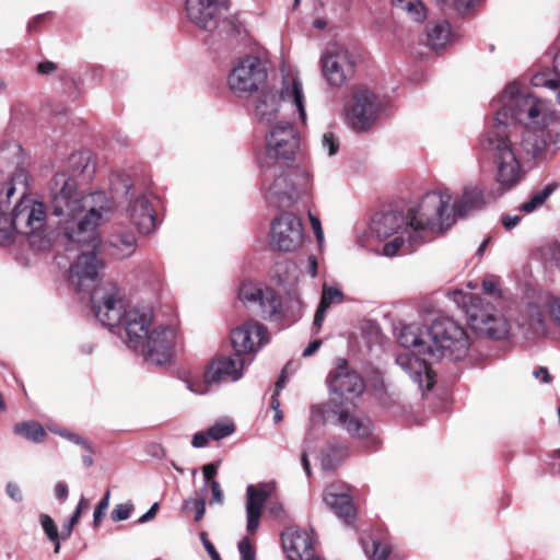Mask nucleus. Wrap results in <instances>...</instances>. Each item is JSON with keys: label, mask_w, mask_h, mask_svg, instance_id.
<instances>
[{"label": "nucleus", "mask_w": 560, "mask_h": 560, "mask_svg": "<svg viewBox=\"0 0 560 560\" xmlns=\"http://www.w3.org/2000/svg\"><path fill=\"white\" fill-rule=\"evenodd\" d=\"M68 164L70 170L55 174L50 182L52 214L58 218V229L68 238L95 243V229L113 213L114 198L102 190L84 195L78 191L77 177L88 180L95 172L89 151L72 153Z\"/></svg>", "instance_id": "obj_1"}, {"label": "nucleus", "mask_w": 560, "mask_h": 560, "mask_svg": "<svg viewBox=\"0 0 560 560\" xmlns=\"http://www.w3.org/2000/svg\"><path fill=\"white\" fill-rule=\"evenodd\" d=\"M501 104L493 124L481 139V148L492 160L495 179L503 191L521 182V167L508 138L510 124L522 127H547L551 113L546 102L525 93L522 86L510 83L494 103Z\"/></svg>", "instance_id": "obj_2"}, {"label": "nucleus", "mask_w": 560, "mask_h": 560, "mask_svg": "<svg viewBox=\"0 0 560 560\" xmlns=\"http://www.w3.org/2000/svg\"><path fill=\"white\" fill-rule=\"evenodd\" d=\"M447 192H427L416 208L406 213L388 211L376 213L371 221V233L384 244V256L410 254L432 241L439 233L454 224V213L448 207Z\"/></svg>", "instance_id": "obj_3"}, {"label": "nucleus", "mask_w": 560, "mask_h": 560, "mask_svg": "<svg viewBox=\"0 0 560 560\" xmlns=\"http://www.w3.org/2000/svg\"><path fill=\"white\" fill-rule=\"evenodd\" d=\"M92 303L95 317L104 326L124 327L129 349H139L143 346L142 339L154 326L153 307L150 304H126L122 290L114 282H106L96 290Z\"/></svg>", "instance_id": "obj_4"}, {"label": "nucleus", "mask_w": 560, "mask_h": 560, "mask_svg": "<svg viewBox=\"0 0 560 560\" xmlns=\"http://www.w3.org/2000/svg\"><path fill=\"white\" fill-rule=\"evenodd\" d=\"M260 171L261 190L270 207L289 209L313 190V170L308 162L260 167Z\"/></svg>", "instance_id": "obj_5"}, {"label": "nucleus", "mask_w": 560, "mask_h": 560, "mask_svg": "<svg viewBox=\"0 0 560 560\" xmlns=\"http://www.w3.org/2000/svg\"><path fill=\"white\" fill-rule=\"evenodd\" d=\"M398 342L412 353L404 351L396 357V363L418 384L421 390H430L434 385V375L430 368V328L420 324H409L401 328Z\"/></svg>", "instance_id": "obj_6"}, {"label": "nucleus", "mask_w": 560, "mask_h": 560, "mask_svg": "<svg viewBox=\"0 0 560 560\" xmlns=\"http://www.w3.org/2000/svg\"><path fill=\"white\" fill-rule=\"evenodd\" d=\"M238 298L245 304H257L260 316L269 320L295 322L301 316L302 302L295 290L281 299L272 289L245 283L240 288Z\"/></svg>", "instance_id": "obj_7"}, {"label": "nucleus", "mask_w": 560, "mask_h": 560, "mask_svg": "<svg viewBox=\"0 0 560 560\" xmlns=\"http://www.w3.org/2000/svg\"><path fill=\"white\" fill-rule=\"evenodd\" d=\"M470 348L466 329L448 317L435 319L430 327V361L464 359Z\"/></svg>", "instance_id": "obj_8"}, {"label": "nucleus", "mask_w": 560, "mask_h": 560, "mask_svg": "<svg viewBox=\"0 0 560 560\" xmlns=\"http://www.w3.org/2000/svg\"><path fill=\"white\" fill-rule=\"evenodd\" d=\"M95 229L97 242H79L68 238L58 228V233L65 240L67 250L75 247L82 249L75 261L71 264L69 271V282L74 285L78 291H88L92 289L97 279L100 271L104 269L105 261L98 257L96 249L101 246V238Z\"/></svg>", "instance_id": "obj_9"}, {"label": "nucleus", "mask_w": 560, "mask_h": 560, "mask_svg": "<svg viewBox=\"0 0 560 560\" xmlns=\"http://www.w3.org/2000/svg\"><path fill=\"white\" fill-rule=\"evenodd\" d=\"M291 104L299 114L302 122L306 121L305 96L303 85L298 77H285L279 95L272 91L260 94L255 103V117L260 124L270 125L279 110V102Z\"/></svg>", "instance_id": "obj_10"}, {"label": "nucleus", "mask_w": 560, "mask_h": 560, "mask_svg": "<svg viewBox=\"0 0 560 560\" xmlns=\"http://www.w3.org/2000/svg\"><path fill=\"white\" fill-rule=\"evenodd\" d=\"M15 231L28 236L30 244L38 249L48 247L49 240L43 235L46 224V207L30 196H23L10 214Z\"/></svg>", "instance_id": "obj_11"}, {"label": "nucleus", "mask_w": 560, "mask_h": 560, "mask_svg": "<svg viewBox=\"0 0 560 560\" xmlns=\"http://www.w3.org/2000/svg\"><path fill=\"white\" fill-rule=\"evenodd\" d=\"M300 148V137L291 122H277L266 135V148L258 158L260 167L288 165Z\"/></svg>", "instance_id": "obj_12"}, {"label": "nucleus", "mask_w": 560, "mask_h": 560, "mask_svg": "<svg viewBox=\"0 0 560 560\" xmlns=\"http://www.w3.org/2000/svg\"><path fill=\"white\" fill-rule=\"evenodd\" d=\"M245 358L233 353L212 360L205 372L203 382L186 381L187 388L195 394H206L209 386L222 382H235L243 375Z\"/></svg>", "instance_id": "obj_13"}, {"label": "nucleus", "mask_w": 560, "mask_h": 560, "mask_svg": "<svg viewBox=\"0 0 560 560\" xmlns=\"http://www.w3.org/2000/svg\"><path fill=\"white\" fill-rule=\"evenodd\" d=\"M381 110L382 105L371 91L357 89L346 107V122L357 132L368 131L376 124Z\"/></svg>", "instance_id": "obj_14"}, {"label": "nucleus", "mask_w": 560, "mask_h": 560, "mask_svg": "<svg viewBox=\"0 0 560 560\" xmlns=\"http://www.w3.org/2000/svg\"><path fill=\"white\" fill-rule=\"evenodd\" d=\"M143 346L132 349L141 353L147 361L153 364L168 362L174 353L176 330L170 325L153 326L142 339Z\"/></svg>", "instance_id": "obj_15"}, {"label": "nucleus", "mask_w": 560, "mask_h": 560, "mask_svg": "<svg viewBox=\"0 0 560 560\" xmlns=\"http://www.w3.org/2000/svg\"><path fill=\"white\" fill-rule=\"evenodd\" d=\"M304 242V229L299 217L284 212L273 219L270 228L272 249L290 253L298 250Z\"/></svg>", "instance_id": "obj_16"}, {"label": "nucleus", "mask_w": 560, "mask_h": 560, "mask_svg": "<svg viewBox=\"0 0 560 560\" xmlns=\"http://www.w3.org/2000/svg\"><path fill=\"white\" fill-rule=\"evenodd\" d=\"M267 80L262 61L255 56L241 59L229 75V86L237 95L258 91Z\"/></svg>", "instance_id": "obj_17"}, {"label": "nucleus", "mask_w": 560, "mask_h": 560, "mask_svg": "<svg viewBox=\"0 0 560 560\" xmlns=\"http://www.w3.org/2000/svg\"><path fill=\"white\" fill-rule=\"evenodd\" d=\"M320 65L322 73L331 86H342L353 75V57L342 46H329L322 55Z\"/></svg>", "instance_id": "obj_18"}, {"label": "nucleus", "mask_w": 560, "mask_h": 560, "mask_svg": "<svg viewBox=\"0 0 560 560\" xmlns=\"http://www.w3.org/2000/svg\"><path fill=\"white\" fill-rule=\"evenodd\" d=\"M26 155L16 141H9L0 148V172L5 180V196L10 198L14 191V184L26 178Z\"/></svg>", "instance_id": "obj_19"}, {"label": "nucleus", "mask_w": 560, "mask_h": 560, "mask_svg": "<svg viewBox=\"0 0 560 560\" xmlns=\"http://www.w3.org/2000/svg\"><path fill=\"white\" fill-rule=\"evenodd\" d=\"M521 141H513L511 138V130L509 129L508 138L512 149L516 153L518 163L521 160H536L542 156L550 140L551 135L547 127H521ZM522 168V166L520 165ZM523 172L521 171V178Z\"/></svg>", "instance_id": "obj_20"}, {"label": "nucleus", "mask_w": 560, "mask_h": 560, "mask_svg": "<svg viewBox=\"0 0 560 560\" xmlns=\"http://www.w3.org/2000/svg\"><path fill=\"white\" fill-rule=\"evenodd\" d=\"M231 342L234 353L244 357L268 342V331L260 323L249 319L231 331Z\"/></svg>", "instance_id": "obj_21"}, {"label": "nucleus", "mask_w": 560, "mask_h": 560, "mask_svg": "<svg viewBox=\"0 0 560 560\" xmlns=\"http://www.w3.org/2000/svg\"><path fill=\"white\" fill-rule=\"evenodd\" d=\"M230 5V0H186V13L192 24L211 31L217 27L220 14L228 11Z\"/></svg>", "instance_id": "obj_22"}, {"label": "nucleus", "mask_w": 560, "mask_h": 560, "mask_svg": "<svg viewBox=\"0 0 560 560\" xmlns=\"http://www.w3.org/2000/svg\"><path fill=\"white\" fill-rule=\"evenodd\" d=\"M323 500L347 526H354L357 512L347 483L335 481L327 486Z\"/></svg>", "instance_id": "obj_23"}, {"label": "nucleus", "mask_w": 560, "mask_h": 560, "mask_svg": "<svg viewBox=\"0 0 560 560\" xmlns=\"http://www.w3.org/2000/svg\"><path fill=\"white\" fill-rule=\"evenodd\" d=\"M327 384L331 393L341 397L359 396L363 393L364 382L362 377L349 369L346 359H337L336 366L327 377Z\"/></svg>", "instance_id": "obj_24"}, {"label": "nucleus", "mask_w": 560, "mask_h": 560, "mask_svg": "<svg viewBox=\"0 0 560 560\" xmlns=\"http://www.w3.org/2000/svg\"><path fill=\"white\" fill-rule=\"evenodd\" d=\"M331 412L336 417V422L352 438L365 441L364 447L370 448L377 444V439L372 435V423L369 418L355 417L347 408L337 405Z\"/></svg>", "instance_id": "obj_25"}, {"label": "nucleus", "mask_w": 560, "mask_h": 560, "mask_svg": "<svg viewBox=\"0 0 560 560\" xmlns=\"http://www.w3.org/2000/svg\"><path fill=\"white\" fill-rule=\"evenodd\" d=\"M468 314L471 327L481 335L499 340L509 334L506 319L493 308L491 311L469 310Z\"/></svg>", "instance_id": "obj_26"}, {"label": "nucleus", "mask_w": 560, "mask_h": 560, "mask_svg": "<svg viewBox=\"0 0 560 560\" xmlns=\"http://www.w3.org/2000/svg\"><path fill=\"white\" fill-rule=\"evenodd\" d=\"M127 213L131 223L141 234H150L156 229V214L148 195L131 197Z\"/></svg>", "instance_id": "obj_27"}, {"label": "nucleus", "mask_w": 560, "mask_h": 560, "mask_svg": "<svg viewBox=\"0 0 560 560\" xmlns=\"http://www.w3.org/2000/svg\"><path fill=\"white\" fill-rule=\"evenodd\" d=\"M271 493V487L267 483L258 486L249 485L246 489V529L254 534L259 527L262 508Z\"/></svg>", "instance_id": "obj_28"}, {"label": "nucleus", "mask_w": 560, "mask_h": 560, "mask_svg": "<svg viewBox=\"0 0 560 560\" xmlns=\"http://www.w3.org/2000/svg\"><path fill=\"white\" fill-rule=\"evenodd\" d=\"M282 544L291 560H319L314 555L312 539L305 530L288 528L282 534Z\"/></svg>", "instance_id": "obj_29"}, {"label": "nucleus", "mask_w": 560, "mask_h": 560, "mask_svg": "<svg viewBox=\"0 0 560 560\" xmlns=\"http://www.w3.org/2000/svg\"><path fill=\"white\" fill-rule=\"evenodd\" d=\"M436 192H447L451 196L448 207L454 213V223L457 218L466 217L470 212L481 209L487 202L485 194L478 187H467L464 190L462 198L456 203H452L453 196L448 189L438 190Z\"/></svg>", "instance_id": "obj_30"}, {"label": "nucleus", "mask_w": 560, "mask_h": 560, "mask_svg": "<svg viewBox=\"0 0 560 560\" xmlns=\"http://www.w3.org/2000/svg\"><path fill=\"white\" fill-rule=\"evenodd\" d=\"M106 245L112 249V255L117 258H127L136 252L137 238L132 232L117 228L108 236Z\"/></svg>", "instance_id": "obj_31"}, {"label": "nucleus", "mask_w": 560, "mask_h": 560, "mask_svg": "<svg viewBox=\"0 0 560 560\" xmlns=\"http://www.w3.org/2000/svg\"><path fill=\"white\" fill-rule=\"evenodd\" d=\"M553 72L558 79L552 78L548 71L537 72L532 77V84L536 88H546L556 94V100L560 105V48L552 57Z\"/></svg>", "instance_id": "obj_32"}, {"label": "nucleus", "mask_w": 560, "mask_h": 560, "mask_svg": "<svg viewBox=\"0 0 560 560\" xmlns=\"http://www.w3.org/2000/svg\"><path fill=\"white\" fill-rule=\"evenodd\" d=\"M342 300H343V294L339 289H337L335 287L324 285L320 302H319L318 308L314 316V322H313L314 334H318V331L320 330L324 319L326 317V313H327L328 308L330 307V305L335 304V303H341Z\"/></svg>", "instance_id": "obj_33"}, {"label": "nucleus", "mask_w": 560, "mask_h": 560, "mask_svg": "<svg viewBox=\"0 0 560 560\" xmlns=\"http://www.w3.org/2000/svg\"><path fill=\"white\" fill-rule=\"evenodd\" d=\"M558 188L557 183L547 184L542 189L533 191L529 199L520 206V210L525 213H532L540 208L546 200L553 194Z\"/></svg>", "instance_id": "obj_34"}, {"label": "nucleus", "mask_w": 560, "mask_h": 560, "mask_svg": "<svg viewBox=\"0 0 560 560\" xmlns=\"http://www.w3.org/2000/svg\"><path fill=\"white\" fill-rule=\"evenodd\" d=\"M225 32L234 39L244 40L248 36L246 21L242 12L231 14L223 21Z\"/></svg>", "instance_id": "obj_35"}, {"label": "nucleus", "mask_w": 560, "mask_h": 560, "mask_svg": "<svg viewBox=\"0 0 560 560\" xmlns=\"http://www.w3.org/2000/svg\"><path fill=\"white\" fill-rule=\"evenodd\" d=\"M451 37V25L443 21L434 24L428 33L429 45L439 50L447 44Z\"/></svg>", "instance_id": "obj_36"}, {"label": "nucleus", "mask_w": 560, "mask_h": 560, "mask_svg": "<svg viewBox=\"0 0 560 560\" xmlns=\"http://www.w3.org/2000/svg\"><path fill=\"white\" fill-rule=\"evenodd\" d=\"M393 4L406 11L409 16L418 23H422L427 19V12L421 0H392Z\"/></svg>", "instance_id": "obj_37"}, {"label": "nucleus", "mask_w": 560, "mask_h": 560, "mask_svg": "<svg viewBox=\"0 0 560 560\" xmlns=\"http://www.w3.org/2000/svg\"><path fill=\"white\" fill-rule=\"evenodd\" d=\"M361 544H362L364 553L371 560H387V558L390 553V547L387 544L382 542L380 540L372 539L369 542L364 538H361Z\"/></svg>", "instance_id": "obj_38"}, {"label": "nucleus", "mask_w": 560, "mask_h": 560, "mask_svg": "<svg viewBox=\"0 0 560 560\" xmlns=\"http://www.w3.org/2000/svg\"><path fill=\"white\" fill-rule=\"evenodd\" d=\"M14 432L16 434L23 435L26 439H28L33 442H37V443L42 442L46 436V432H45L44 428L36 422L16 423L14 425Z\"/></svg>", "instance_id": "obj_39"}, {"label": "nucleus", "mask_w": 560, "mask_h": 560, "mask_svg": "<svg viewBox=\"0 0 560 560\" xmlns=\"http://www.w3.org/2000/svg\"><path fill=\"white\" fill-rule=\"evenodd\" d=\"M18 234L10 215L2 213L0 215V245L11 244L14 235Z\"/></svg>", "instance_id": "obj_40"}, {"label": "nucleus", "mask_w": 560, "mask_h": 560, "mask_svg": "<svg viewBox=\"0 0 560 560\" xmlns=\"http://www.w3.org/2000/svg\"><path fill=\"white\" fill-rule=\"evenodd\" d=\"M40 525L47 536V538L55 544V552H59L60 542H59V534L58 528L54 522V520L47 514H40L39 516Z\"/></svg>", "instance_id": "obj_41"}, {"label": "nucleus", "mask_w": 560, "mask_h": 560, "mask_svg": "<svg viewBox=\"0 0 560 560\" xmlns=\"http://www.w3.org/2000/svg\"><path fill=\"white\" fill-rule=\"evenodd\" d=\"M88 504H89L88 501L84 498H81V500L79 501V503H78L73 514L71 515L70 520L68 521L67 524H65L62 526L61 537L63 539H67V538H69L71 536L73 527L78 523L82 510L84 508H86Z\"/></svg>", "instance_id": "obj_42"}, {"label": "nucleus", "mask_w": 560, "mask_h": 560, "mask_svg": "<svg viewBox=\"0 0 560 560\" xmlns=\"http://www.w3.org/2000/svg\"><path fill=\"white\" fill-rule=\"evenodd\" d=\"M211 440L219 441L234 432V425L229 421H219L208 429Z\"/></svg>", "instance_id": "obj_43"}, {"label": "nucleus", "mask_w": 560, "mask_h": 560, "mask_svg": "<svg viewBox=\"0 0 560 560\" xmlns=\"http://www.w3.org/2000/svg\"><path fill=\"white\" fill-rule=\"evenodd\" d=\"M339 139L331 131H326L322 136V149L327 155L332 156L339 150Z\"/></svg>", "instance_id": "obj_44"}, {"label": "nucleus", "mask_w": 560, "mask_h": 560, "mask_svg": "<svg viewBox=\"0 0 560 560\" xmlns=\"http://www.w3.org/2000/svg\"><path fill=\"white\" fill-rule=\"evenodd\" d=\"M184 510H189L192 508L195 510V521L199 522L206 512V501L202 498L199 499H188L184 502Z\"/></svg>", "instance_id": "obj_45"}, {"label": "nucleus", "mask_w": 560, "mask_h": 560, "mask_svg": "<svg viewBox=\"0 0 560 560\" xmlns=\"http://www.w3.org/2000/svg\"><path fill=\"white\" fill-rule=\"evenodd\" d=\"M58 434L60 436L67 439L68 441L82 446L88 453H94V448H93L92 444L86 439L82 438L81 435L72 433V432H68L66 430L58 431Z\"/></svg>", "instance_id": "obj_46"}, {"label": "nucleus", "mask_w": 560, "mask_h": 560, "mask_svg": "<svg viewBox=\"0 0 560 560\" xmlns=\"http://www.w3.org/2000/svg\"><path fill=\"white\" fill-rule=\"evenodd\" d=\"M109 497H110V493L107 490L94 510L93 523L95 526H97L101 523L102 518L105 515V511L107 510V508L109 505Z\"/></svg>", "instance_id": "obj_47"}, {"label": "nucleus", "mask_w": 560, "mask_h": 560, "mask_svg": "<svg viewBox=\"0 0 560 560\" xmlns=\"http://www.w3.org/2000/svg\"><path fill=\"white\" fill-rule=\"evenodd\" d=\"M133 509L132 504H118L112 511V520L114 522H120L129 518L131 511Z\"/></svg>", "instance_id": "obj_48"}, {"label": "nucleus", "mask_w": 560, "mask_h": 560, "mask_svg": "<svg viewBox=\"0 0 560 560\" xmlns=\"http://www.w3.org/2000/svg\"><path fill=\"white\" fill-rule=\"evenodd\" d=\"M241 560H256V552L248 538H243L238 542Z\"/></svg>", "instance_id": "obj_49"}, {"label": "nucleus", "mask_w": 560, "mask_h": 560, "mask_svg": "<svg viewBox=\"0 0 560 560\" xmlns=\"http://www.w3.org/2000/svg\"><path fill=\"white\" fill-rule=\"evenodd\" d=\"M547 308L552 322L560 326V296L551 298L547 303Z\"/></svg>", "instance_id": "obj_50"}, {"label": "nucleus", "mask_w": 560, "mask_h": 560, "mask_svg": "<svg viewBox=\"0 0 560 560\" xmlns=\"http://www.w3.org/2000/svg\"><path fill=\"white\" fill-rule=\"evenodd\" d=\"M530 327L534 334H544L546 331L544 316L537 308L533 310Z\"/></svg>", "instance_id": "obj_51"}, {"label": "nucleus", "mask_w": 560, "mask_h": 560, "mask_svg": "<svg viewBox=\"0 0 560 560\" xmlns=\"http://www.w3.org/2000/svg\"><path fill=\"white\" fill-rule=\"evenodd\" d=\"M211 490V499L209 501L210 504H222L224 501V494L221 489L220 483L217 480H211L209 483Z\"/></svg>", "instance_id": "obj_52"}, {"label": "nucleus", "mask_w": 560, "mask_h": 560, "mask_svg": "<svg viewBox=\"0 0 560 560\" xmlns=\"http://www.w3.org/2000/svg\"><path fill=\"white\" fill-rule=\"evenodd\" d=\"M200 539L202 541L205 549L207 550L208 555L212 560H222L219 552L215 550L213 544L207 538V534L205 532L200 534Z\"/></svg>", "instance_id": "obj_53"}, {"label": "nucleus", "mask_w": 560, "mask_h": 560, "mask_svg": "<svg viewBox=\"0 0 560 560\" xmlns=\"http://www.w3.org/2000/svg\"><path fill=\"white\" fill-rule=\"evenodd\" d=\"M310 221H311V225L314 231V234L316 236V240L320 246L322 243L324 242V233H323L320 221L317 217H315L313 214H310Z\"/></svg>", "instance_id": "obj_54"}, {"label": "nucleus", "mask_w": 560, "mask_h": 560, "mask_svg": "<svg viewBox=\"0 0 560 560\" xmlns=\"http://www.w3.org/2000/svg\"><path fill=\"white\" fill-rule=\"evenodd\" d=\"M7 494L15 502H21L23 499L20 487L15 482H8L5 487Z\"/></svg>", "instance_id": "obj_55"}, {"label": "nucleus", "mask_w": 560, "mask_h": 560, "mask_svg": "<svg viewBox=\"0 0 560 560\" xmlns=\"http://www.w3.org/2000/svg\"><path fill=\"white\" fill-rule=\"evenodd\" d=\"M209 440H211V438L208 431L197 432L192 436L191 444L194 447H203L208 444Z\"/></svg>", "instance_id": "obj_56"}, {"label": "nucleus", "mask_w": 560, "mask_h": 560, "mask_svg": "<svg viewBox=\"0 0 560 560\" xmlns=\"http://www.w3.org/2000/svg\"><path fill=\"white\" fill-rule=\"evenodd\" d=\"M202 472H203V478H205V481L210 483L211 480H214L213 477L217 475L218 472V465L214 464V463H211V464H207L202 467Z\"/></svg>", "instance_id": "obj_57"}, {"label": "nucleus", "mask_w": 560, "mask_h": 560, "mask_svg": "<svg viewBox=\"0 0 560 560\" xmlns=\"http://www.w3.org/2000/svg\"><path fill=\"white\" fill-rule=\"evenodd\" d=\"M54 492L58 500L65 501L68 498L69 493L67 483L63 481L57 482Z\"/></svg>", "instance_id": "obj_58"}, {"label": "nucleus", "mask_w": 560, "mask_h": 560, "mask_svg": "<svg viewBox=\"0 0 560 560\" xmlns=\"http://www.w3.org/2000/svg\"><path fill=\"white\" fill-rule=\"evenodd\" d=\"M50 15V12H47V13H43V14H39L37 15L35 19H33L28 25H27V31L30 33H33V32H37L38 28H39V25L40 23L46 20L48 16Z\"/></svg>", "instance_id": "obj_59"}, {"label": "nucleus", "mask_w": 560, "mask_h": 560, "mask_svg": "<svg viewBox=\"0 0 560 560\" xmlns=\"http://www.w3.org/2000/svg\"><path fill=\"white\" fill-rule=\"evenodd\" d=\"M534 376L539 380L541 383H549L551 381V376L549 374V371L545 366H540L534 371Z\"/></svg>", "instance_id": "obj_60"}, {"label": "nucleus", "mask_w": 560, "mask_h": 560, "mask_svg": "<svg viewBox=\"0 0 560 560\" xmlns=\"http://www.w3.org/2000/svg\"><path fill=\"white\" fill-rule=\"evenodd\" d=\"M520 221H521V217L516 215V214L515 215H504L501 219V222L506 230H512L520 223Z\"/></svg>", "instance_id": "obj_61"}, {"label": "nucleus", "mask_w": 560, "mask_h": 560, "mask_svg": "<svg viewBox=\"0 0 560 560\" xmlns=\"http://www.w3.org/2000/svg\"><path fill=\"white\" fill-rule=\"evenodd\" d=\"M322 346V340L320 339H315L313 341H311L308 343V346L303 350V357H311L313 355L315 352H317V350L320 348Z\"/></svg>", "instance_id": "obj_62"}, {"label": "nucleus", "mask_w": 560, "mask_h": 560, "mask_svg": "<svg viewBox=\"0 0 560 560\" xmlns=\"http://www.w3.org/2000/svg\"><path fill=\"white\" fill-rule=\"evenodd\" d=\"M159 511V503L155 502L151 508L139 518V523H145L152 520Z\"/></svg>", "instance_id": "obj_63"}, {"label": "nucleus", "mask_w": 560, "mask_h": 560, "mask_svg": "<svg viewBox=\"0 0 560 560\" xmlns=\"http://www.w3.org/2000/svg\"><path fill=\"white\" fill-rule=\"evenodd\" d=\"M550 468L553 474H560V450L552 453Z\"/></svg>", "instance_id": "obj_64"}]
</instances>
